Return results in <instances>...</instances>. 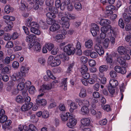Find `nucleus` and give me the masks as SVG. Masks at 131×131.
Segmentation results:
<instances>
[{
	"label": "nucleus",
	"instance_id": "obj_13",
	"mask_svg": "<svg viewBox=\"0 0 131 131\" xmlns=\"http://www.w3.org/2000/svg\"><path fill=\"white\" fill-rule=\"evenodd\" d=\"M91 27L92 30H91V32L93 36H96L97 35L96 31H98L99 30L98 26L96 24H93L91 25Z\"/></svg>",
	"mask_w": 131,
	"mask_h": 131
},
{
	"label": "nucleus",
	"instance_id": "obj_63",
	"mask_svg": "<svg viewBox=\"0 0 131 131\" xmlns=\"http://www.w3.org/2000/svg\"><path fill=\"white\" fill-rule=\"evenodd\" d=\"M59 50V49L57 47H55L51 51V53L53 55L56 54Z\"/></svg>",
	"mask_w": 131,
	"mask_h": 131
},
{
	"label": "nucleus",
	"instance_id": "obj_54",
	"mask_svg": "<svg viewBox=\"0 0 131 131\" xmlns=\"http://www.w3.org/2000/svg\"><path fill=\"white\" fill-rule=\"evenodd\" d=\"M59 110L62 111H65L66 110V108L64 104H61L59 106Z\"/></svg>",
	"mask_w": 131,
	"mask_h": 131
},
{
	"label": "nucleus",
	"instance_id": "obj_41",
	"mask_svg": "<svg viewBox=\"0 0 131 131\" xmlns=\"http://www.w3.org/2000/svg\"><path fill=\"white\" fill-rule=\"evenodd\" d=\"M62 24V27L63 28V30H65L66 29L68 28L70 26V24L68 21L63 22Z\"/></svg>",
	"mask_w": 131,
	"mask_h": 131
},
{
	"label": "nucleus",
	"instance_id": "obj_62",
	"mask_svg": "<svg viewBox=\"0 0 131 131\" xmlns=\"http://www.w3.org/2000/svg\"><path fill=\"white\" fill-rule=\"evenodd\" d=\"M83 77L85 79H90L89 78L90 77V74L89 73L86 72L82 74Z\"/></svg>",
	"mask_w": 131,
	"mask_h": 131
},
{
	"label": "nucleus",
	"instance_id": "obj_1",
	"mask_svg": "<svg viewBox=\"0 0 131 131\" xmlns=\"http://www.w3.org/2000/svg\"><path fill=\"white\" fill-rule=\"evenodd\" d=\"M32 20V18L31 17L28 18L26 21L25 24L26 26L31 27L30 30L32 32L37 35H40L41 32L39 29V25L36 22H31Z\"/></svg>",
	"mask_w": 131,
	"mask_h": 131
},
{
	"label": "nucleus",
	"instance_id": "obj_39",
	"mask_svg": "<svg viewBox=\"0 0 131 131\" xmlns=\"http://www.w3.org/2000/svg\"><path fill=\"white\" fill-rule=\"evenodd\" d=\"M59 57L60 58L62 59L63 61L68 60L69 59L68 56L66 55L65 53H63L59 55Z\"/></svg>",
	"mask_w": 131,
	"mask_h": 131
},
{
	"label": "nucleus",
	"instance_id": "obj_5",
	"mask_svg": "<svg viewBox=\"0 0 131 131\" xmlns=\"http://www.w3.org/2000/svg\"><path fill=\"white\" fill-rule=\"evenodd\" d=\"M28 47L30 49L32 48L35 51L39 52L41 50V47L40 43L37 41H34L28 44Z\"/></svg>",
	"mask_w": 131,
	"mask_h": 131
},
{
	"label": "nucleus",
	"instance_id": "obj_25",
	"mask_svg": "<svg viewBox=\"0 0 131 131\" xmlns=\"http://www.w3.org/2000/svg\"><path fill=\"white\" fill-rule=\"evenodd\" d=\"M14 10V8L11 7L9 5H7L5 6L4 11L7 14H8L10 12H13Z\"/></svg>",
	"mask_w": 131,
	"mask_h": 131
},
{
	"label": "nucleus",
	"instance_id": "obj_58",
	"mask_svg": "<svg viewBox=\"0 0 131 131\" xmlns=\"http://www.w3.org/2000/svg\"><path fill=\"white\" fill-rule=\"evenodd\" d=\"M55 6L57 8H59L62 5H61V3L60 0H56Z\"/></svg>",
	"mask_w": 131,
	"mask_h": 131
},
{
	"label": "nucleus",
	"instance_id": "obj_4",
	"mask_svg": "<svg viewBox=\"0 0 131 131\" xmlns=\"http://www.w3.org/2000/svg\"><path fill=\"white\" fill-rule=\"evenodd\" d=\"M101 30L102 32L107 34V37H108L114 36L115 34V32L110 25L103 27L101 28Z\"/></svg>",
	"mask_w": 131,
	"mask_h": 131
},
{
	"label": "nucleus",
	"instance_id": "obj_15",
	"mask_svg": "<svg viewBox=\"0 0 131 131\" xmlns=\"http://www.w3.org/2000/svg\"><path fill=\"white\" fill-rule=\"evenodd\" d=\"M67 103H68L70 104V108L69 109V111L71 113H72L74 110L77 108V105L75 102L71 100H68L67 101Z\"/></svg>",
	"mask_w": 131,
	"mask_h": 131
},
{
	"label": "nucleus",
	"instance_id": "obj_26",
	"mask_svg": "<svg viewBox=\"0 0 131 131\" xmlns=\"http://www.w3.org/2000/svg\"><path fill=\"white\" fill-rule=\"evenodd\" d=\"M65 16L68 18V19H74L76 18L75 15L73 14H71L68 12H66L65 13Z\"/></svg>",
	"mask_w": 131,
	"mask_h": 131
},
{
	"label": "nucleus",
	"instance_id": "obj_55",
	"mask_svg": "<svg viewBox=\"0 0 131 131\" xmlns=\"http://www.w3.org/2000/svg\"><path fill=\"white\" fill-rule=\"evenodd\" d=\"M106 10L110 11V12H112L111 10L115 9V7L113 5H110L107 6L106 7Z\"/></svg>",
	"mask_w": 131,
	"mask_h": 131
},
{
	"label": "nucleus",
	"instance_id": "obj_61",
	"mask_svg": "<svg viewBox=\"0 0 131 131\" xmlns=\"http://www.w3.org/2000/svg\"><path fill=\"white\" fill-rule=\"evenodd\" d=\"M30 35L31 42H32L34 41H36V40H37L36 36L33 34H30Z\"/></svg>",
	"mask_w": 131,
	"mask_h": 131
},
{
	"label": "nucleus",
	"instance_id": "obj_20",
	"mask_svg": "<svg viewBox=\"0 0 131 131\" xmlns=\"http://www.w3.org/2000/svg\"><path fill=\"white\" fill-rule=\"evenodd\" d=\"M52 89L50 83L47 84H43L40 86V88L39 90L40 92H43V90H50Z\"/></svg>",
	"mask_w": 131,
	"mask_h": 131
},
{
	"label": "nucleus",
	"instance_id": "obj_50",
	"mask_svg": "<svg viewBox=\"0 0 131 131\" xmlns=\"http://www.w3.org/2000/svg\"><path fill=\"white\" fill-rule=\"evenodd\" d=\"M102 108L105 111L108 112L111 111V108L110 105H102Z\"/></svg>",
	"mask_w": 131,
	"mask_h": 131
},
{
	"label": "nucleus",
	"instance_id": "obj_17",
	"mask_svg": "<svg viewBox=\"0 0 131 131\" xmlns=\"http://www.w3.org/2000/svg\"><path fill=\"white\" fill-rule=\"evenodd\" d=\"M114 70L117 72L120 73L122 74H124L126 72V68L121 67L118 66H116L114 68Z\"/></svg>",
	"mask_w": 131,
	"mask_h": 131
},
{
	"label": "nucleus",
	"instance_id": "obj_45",
	"mask_svg": "<svg viewBox=\"0 0 131 131\" xmlns=\"http://www.w3.org/2000/svg\"><path fill=\"white\" fill-rule=\"evenodd\" d=\"M14 46L13 42L11 41L8 42L5 45V47L6 48H12Z\"/></svg>",
	"mask_w": 131,
	"mask_h": 131
},
{
	"label": "nucleus",
	"instance_id": "obj_47",
	"mask_svg": "<svg viewBox=\"0 0 131 131\" xmlns=\"http://www.w3.org/2000/svg\"><path fill=\"white\" fill-rule=\"evenodd\" d=\"M29 131H37V129L35 126L32 124L29 125Z\"/></svg>",
	"mask_w": 131,
	"mask_h": 131
},
{
	"label": "nucleus",
	"instance_id": "obj_32",
	"mask_svg": "<svg viewBox=\"0 0 131 131\" xmlns=\"http://www.w3.org/2000/svg\"><path fill=\"white\" fill-rule=\"evenodd\" d=\"M117 62L121 65H123L125 63V60L121 57H118L117 58Z\"/></svg>",
	"mask_w": 131,
	"mask_h": 131
},
{
	"label": "nucleus",
	"instance_id": "obj_46",
	"mask_svg": "<svg viewBox=\"0 0 131 131\" xmlns=\"http://www.w3.org/2000/svg\"><path fill=\"white\" fill-rule=\"evenodd\" d=\"M59 82V80H56L53 81L51 83H50V84L52 89L55 88V86L57 85V84Z\"/></svg>",
	"mask_w": 131,
	"mask_h": 131
},
{
	"label": "nucleus",
	"instance_id": "obj_35",
	"mask_svg": "<svg viewBox=\"0 0 131 131\" xmlns=\"http://www.w3.org/2000/svg\"><path fill=\"white\" fill-rule=\"evenodd\" d=\"M106 60L107 63L111 64L113 61L112 56L111 55H107L106 57Z\"/></svg>",
	"mask_w": 131,
	"mask_h": 131
},
{
	"label": "nucleus",
	"instance_id": "obj_34",
	"mask_svg": "<svg viewBox=\"0 0 131 131\" xmlns=\"http://www.w3.org/2000/svg\"><path fill=\"white\" fill-rule=\"evenodd\" d=\"M47 74L48 78L54 80L56 79V78L54 76L52 72L49 70H47L46 71Z\"/></svg>",
	"mask_w": 131,
	"mask_h": 131
},
{
	"label": "nucleus",
	"instance_id": "obj_10",
	"mask_svg": "<svg viewBox=\"0 0 131 131\" xmlns=\"http://www.w3.org/2000/svg\"><path fill=\"white\" fill-rule=\"evenodd\" d=\"M72 116L70 117L67 124V126L70 128H73L76 125L77 123L76 119L72 114Z\"/></svg>",
	"mask_w": 131,
	"mask_h": 131
},
{
	"label": "nucleus",
	"instance_id": "obj_44",
	"mask_svg": "<svg viewBox=\"0 0 131 131\" xmlns=\"http://www.w3.org/2000/svg\"><path fill=\"white\" fill-rule=\"evenodd\" d=\"M16 101L18 103H22L23 102L24 99L21 96L19 95L16 97Z\"/></svg>",
	"mask_w": 131,
	"mask_h": 131
},
{
	"label": "nucleus",
	"instance_id": "obj_57",
	"mask_svg": "<svg viewBox=\"0 0 131 131\" xmlns=\"http://www.w3.org/2000/svg\"><path fill=\"white\" fill-rule=\"evenodd\" d=\"M89 79H84L82 80V82L83 84L85 86H87L90 84Z\"/></svg>",
	"mask_w": 131,
	"mask_h": 131
},
{
	"label": "nucleus",
	"instance_id": "obj_9",
	"mask_svg": "<svg viewBox=\"0 0 131 131\" xmlns=\"http://www.w3.org/2000/svg\"><path fill=\"white\" fill-rule=\"evenodd\" d=\"M15 81H16L18 82H19L17 85V89L19 90H23L24 88L25 84L24 82L25 79L22 78H16V80Z\"/></svg>",
	"mask_w": 131,
	"mask_h": 131
},
{
	"label": "nucleus",
	"instance_id": "obj_8",
	"mask_svg": "<svg viewBox=\"0 0 131 131\" xmlns=\"http://www.w3.org/2000/svg\"><path fill=\"white\" fill-rule=\"evenodd\" d=\"M61 34H58L53 37L54 40L58 42H60V41L64 39L66 37L67 34L66 30H63L61 31Z\"/></svg>",
	"mask_w": 131,
	"mask_h": 131
},
{
	"label": "nucleus",
	"instance_id": "obj_11",
	"mask_svg": "<svg viewBox=\"0 0 131 131\" xmlns=\"http://www.w3.org/2000/svg\"><path fill=\"white\" fill-rule=\"evenodd\" d=\"M86 105L83 106L81 108L80 113L83 115H88L89 112L90 104L89 101H86Z\"/></svg>",
	"mask_w": 131,
	"mask_h": 131
},
{
	"label": "nucleus",
	"instance_id": "obj_2",
	"mask_svg": "<svg viewBox=\"0 0 131 131\" xmlns=\"http://www.w3.org/2000/svg\"><path fill=\"white\" fill-rule=\"evenodd\" d=\"M29 68L26 66H22L20 68V72H14L12 76V78L14 81L16 80V78H22L26 76L28 72Z\"/></svg>",
	"mask_w": 131,
	"mask_h": 131
},
{
	"label": "nucleus",
	"instance_id": "obj_27",
	"mask_svg": "<svg viewBox=\"0 0 131 131\" xmlns=\"http://www.w3.org/2000/svg\"><path fill=\"white\" fill-rule=\"evenodd\" d=\"M110 86L115 87L118 85V81L114 79H111L110 81Z\"/></svg>",
	"mask_w": 131,
	"mask_h": 131
},
{
	"label": "nucleus",
	"instance_id": "obj_21",
	"mask_svg": "<svg viewBox=\"0 0 131 131\" xmlns=\"http://www.w3.org/2000/svg\"><path fill=\"white\" fill-rule=\"evenodd\" d=\"M53 23L51 24L52 25L50 28V30L52 31H55L60 29V26L58 24L54 23Z\"/></svg>",
	"mask_w": 131,
	"mask_h": 131
},
{
	"label": "nucleus",
	"instance_id": "obj_3",
	"mask_svg": "<svg viewBox=\"0 0 131 131\" xmlns=\"http://www.w3.org/2000/svg\"><path fill=\"white\" fill-rule=\"evenodd\" d=\"M61 63V60L56 58H54L52 56H50L47 60L48 64L52 67H55L59 66Z\"/></svg>",
	"mask_w": 131,
	"mask_h": 131
},
{
	"label": "nucleus",
	"instance_id": "obj_30",
	"mask_svg": "<svg viewBox=\"0 0 131 131\" xmlns=\"http://www.w3.org/2000/svg\"><path fill=\"white\" fill-rule=\"evenodd\" d=\"M70 0H64L62 3L63 5L61 7V9L62 10H63L66 6L70 4Z\"/></svg>",
	"mask_w": 131,
	"mask_h": 131
},
{
	"label": "nucleus",
	"instance_id": "obj_18",
	"mask_svg": "<svg viewBox=\"0 0 131 131\" xmlns=\"http://www.w3.org/2000/svg\"><path fill=\"white\" fill-rule=\"evenodd\" d=\"M35 101L36 104L40 106H45L47 104V100L44 99H36Z\"/></svg>",
	"mask_w": 131,
	"mask_h": 131
},
{
	"label": "nucleus",
	"instance_id": "obj_56",
	"mask_svg": "<svg viewBox=\"0 0 131 131\" xmlns=\"http://www.w3.org/2000/svg\"><path fill=\"white\" fill-rule=\"evenodd\" d=\"M12 67L14 69H17L19 66V63L17 61H14L12 63Z\"/></svg>",
	"mask_w": 131,
	"mask_h": 131
},
{
	"label": "nucleus",
	"instance_id": "obj_36",
	"mask_svg": "<svg viewBox=\"0 0 131 131\" xmlns=\"http://www.w3.org/2000/svg\"><path fill=\"white\" fill-rule=\"evenodd\" d=\"M108 69V66L106 65H103L100 67L99 71L100 72H103L107 71Z\"/></svg>",
	"mask_w": 131,
	"mask_h": 131
},
{
	"label": "nucleus",
	"instance_id": "obj_49",
	"mask_svg": "<svg viewBox=\"0 0 131 131\" xmlns=\"http://www.w3.org/2000/svg\"><path fill=\"white\" fill-rule=\"evenodd\" d=\"M118 25L120 27L122 28H124V22L123 19L122 18L119 19L118 21Z\"/></svg>",
	"mask_w": 131,
	"mask_h": 131
},
{
	"label": "nucleus",
	"instance_id": "obj_64",
	"mask_svg": "<svg viewBox=\"0 0 131 131\" xmlns=\"http://www.w3.org/2000/svg\"><path fill=\"white\" fill-rule=\"evenodd\" d=\"M81 61L83 63H86L88 61V58L86 57L82 56L80 59Z\"/></svg>",
	"mask_w": 131,
	"mask_h": 131
},
{
	"label": "nucleus",
	"instance_id": "obj_40",
	"mask_svg": "<svg viewBox=\"0 0 131 131\" xmlns=\"http://www.w3.org/2000/svg\"><path fill=\"white\" fill-rule=\"evenodd\" d=\"M103 42L104 47L105 48H107L110 42V40L108 38H106L104 40Z\"/></svg>",
	"mask_w": 131,
	"mask_h": 131
},
{
	"label": "nucleus",
	"instance_id": "obj_53",
	"mask_svg": "<svg viewBox=\"0 0 131 131\" xmlns=\"http://www.w3.org/2000/svg\"><path fill=\"white\" fill-rule=\"evenodd\" d=\"M113 87L109 86L108 87V90L111 94L112 95H113L115 92V90L114 88Z\"/></svg>",
	"mask_w": 131,
	"mask_h": 131
},
{
	"label": "nucleus",
	"instance_id": "obj_19",
	"mask_svg": "<svg viewBox=\"0 0 131 131\" xmlns=\"http://www.w3.org/2000/svg\"><path fill=\"white\" fill-rule=\"evenodd\" d=\"M94 48L95 50L99 55H102L104 53L103 48L99 44H96Z\"/></svg>",
	"mask_w": 131,
	"mask_h": 131
},
{
	"label": "nucleus",
	"instance_id": "obj_37",
	"mask_svg": "<svg viewBox=\"0 0 131 131\" xmlns=\"http://www.w3.org/2000/svg\"><path fill=\"white\" fill-rule=\"evenodd\" d=\"M45 47L49 51H51L54 47L53 44L51 43H46Z\"/></svg>",
	"mask_w": 131,
	"mask_h": 131
},
{
	"label": "nucleus",
	"instance_id": "obj_7",
	"mask_svg": "<svg viewBox=\"0 0 131 131\" xmlns=\"http://www.w3.org/2000/svg\"><path fill=\"white\" fill-rule=\"evenodd\" d=\"M75 49L73 45L68 44L64 47L63 50L68 55L73 54L75 52Z\"/></svg>",
	"mask_w": 131,
	"mask_h": 131
},
{
	"label": "nucleus",
	"instance_id": "obj_51",
	"mask_svg": "<svg viewBox=\"0 0 131 131\" xmlns=\"http://www.w3.org/2000/svg\"><path fill=\"white\" fill-rule=\"evenodd\" d=\"M7 119V117L6 115L1 116L0 117V123H3L5 122Z\"/></svg>",
	"mask_w": 131,
	"mask_h": 131
},
{
	"label": "nucleus",
	"instance_id": "obj_60",
	"mask_svg": "<svg viewBox=\"0 0 131 131\" xmlns=\"http://www.w3.org/2000/svg\"><path fill=\"white\" fill-rule=\"evenodd\" d=\"M49 9L51 12H53L54 14H57L58 13V9L54 7H52L51 8H50Z\"/></svg>",
	"mask_w": 131,
	"mask_h": 131
},
{
	"label": "nucleus",
	"instance_id": "obj_28",
	"mask_svg": "<svg viewBox=\"0 0 131 131\" xmlns=\"http://www.w3.org/2000/svg\"><path fill=\"white\" fill-rule=\"evenodd\" d=\"M87 95L86 90L83 88H82L79 94V96L82 98L85 97Z\"/></svg>",
	"mask_w": 131,
	"mask_h": 131
},
{
	"label": "nucleus",
	"instance_id": "obj_29",
	"mask_svg": "<svg viewBox=\"0 0 131 131\" xmlns=\"http://www.w3.org/2000/svg\"><path fill=\"white\" fill-rule=\"evenodd\" d=\"M21 5L20 7V9L22 10H26L28 7V5L26 3L24 0H22L21 1Z\"/></svg>",
	"mask_w": 131,
	"mask_h": 131
},
{
	"label": "nucleus",
	"instance_id": "obj_33",
	"mask_svg": "<svg viewBox=\"0 0 131 131\" xmlns=\"http://www.w3.org/2000/svg\"><path fill=\"white\" fill-rule=\"evenodd\" d=\"M75 9L77 11L81 10L82 8V6L81 4L79 2H76L74 4Z\"/></svg>",
	"mask_w": 131,
	"mask_h": 131
},
{
	"label": "nucleus",
	"instance_id": "obj_43",
	"mask_svg": "<svg viewBox=\"0 0 131 131\" xmlns=\"http://www.w3.org/2000/svg\"><path fill=\"white\" fill-rule=\"evenodd\" d=\"M29 91L30 94H34L36 92V90L35 86L33 85L30 86L29 89Z\"/></svg>",
	"mask_w": 131,
	"mask_h": 131
},
{
	"label": "nucleus",
	"instance_id": "obj_16",
	"mask_svg": "<svg viewBox=\"0 0 131 131\" xmlns=\"http://www.w3.org/2000/svg\"><path fill=\"white\" fill-rule=\"evenodd\" d=\"M46 16L47 17L50 19V21H47V23L49 25L53 23H55V20L54 19H52L55 18L56 16L55 14L53 13L48 12L46 14Z\"/></svg>",
	"mask_w": 131,
	"mask_h": 131
},
{
	"label": "nucleus",
	"instance_id": "obj_23",
	"mask_svg": "<svg viewBox=\"0 0 131 131\" xmlns=\"http://www.w3.org/2000/svg\"><path fill=\"white\" fill-rule=\"evenodd\" d=\"M7 24V26L4 28V30L5 31H9L12 29L14 25L13 23L12 22H9Z\"/></svg>",
	"mask_w": 131,
	"mask_h": 131
},
{
	"label": "nucleus",
	"instance_id": "obj_22",
	"mask_svg": "<svg viewBox=\"0 0 131 131\" xmlns=\"http://www.w3.org/2000/svg\"><path fill=\"white\" fill-rule=\"evenodd\" d=\"M117 51L118 52L122 55L125 54L127 53L126 49L123 46L119 47L117 49Z\"/></svg>",
	"mask_w": 131,
	"mask_h": 131
},
{
	"label": "nucleus",
	"instance_id": "obj_6",
	"mask_svg": "<svg viewBox=\"0 0 131 131\" xmlns=\"http://www.w3.org/2000/svg\"><path fill=\"white\" fill-rule=\"evenodd\" d=\"M81 124L80 126V128L83 130L86 131L85 130L89 128H86L85 127H88L90 125V119L88 118H82L81 120Z\"/></svg>",
	"mask_w": 131,
	"mask_h": 131
},
{
	"label": "nucleus",
	"instance_id": "obj_14",
	"mask_svg": "<svg viewBox=\"0 0 131 131\" xmlns=\"http://www.w3.org/2000/svg\"><path fill=\"white\" fill-rule=\"evenodd\" d=\"M33 104L32 102L25 103L21 106V110L23 111H26L29 110L32 106Z\"/></svg>",
	"mask_w": 131,
	"mask_h": 131
},
{
	"label": "nucleus",
	"instance_id": "obj_38",
	"mask_svg": "<svg viewBox=\"0 0 131 131\" xmlns=\"http://www.w3.org/2000/svg\"><path fill=\"white\" fill-rule=\"evenodd\" d=\"M88 70V68L85 65H83L82 66L80 70L82 74L86 72Z\"/></svg>",
	"mask_w": 131,
	"mask_h": 131
},
{
	"label": "nucleus",
	"instance_id": "obj_12",
	"mask_svg": "<svg viewBox=\"0 0 131 131\" xmlns=\"http://www.w3.org/2000/svg\"><path fill=\"white\" fill-rule=\"evenodd\" d=\"M72 114L69 112L66 113H62L60 114V117L61 120L64 122H66L67 121L69 118L72 116Z\"/></svg>",
	"mask_w": 131,
	"mask_h": 131
},
{
	"label": "nucleus",
	"instance_id": "obj_42",
	"mask_svg": "<svg viewBox=\"0 0 131 131\" xmlns=\"http://www.w3.org/2000/svg\"><path fill=\"white\" fill-rule=\"evenodd\" d=\"M49 116V112L46 110H44L42 113V117L43 118H47Z\"/></svg>",
	"mask_w": 131,
	"mask_h": 131
},
{
	"label": "nucleus",
	"instance_id": "obj_31",
	"mask_svg": "<svg viewBox=\"0 0 131 131\" xmlns=\"http://www.w3.org/2000/svg\"><path fill=\"white\" fill-rule=\"evenodd\" d=\"M123 15L125 23L127 24L130 22V20L129 14L128 15L126 13H124L123 14Z\"/></svg>",
	"mask_w": 131,
	"mask_h": 131
},
{
	"label": "nucleus",
	"instance_id": "obj_24",
	"mask_svg": "<svg viewBox=\"0 0 131 131\" xmlns=\"http://www.w3.org/2000/svg\"><path fill=\"white\" fill-rule=\"evenodd\" d=\"M111 23V21L109 20L102 19L101 20L100 24L101 26H105L108 25Z\"/></svg>",
	"mask_w": 131,
	"mask_h": 131
},
{
	"label": "nucleus",
	"instance_id": "obj_52",
	"mask_svg": "<svg viewBox=\"0 0 131 131\" xmlns=\"http://www.w3.org/2000/svg\"><path fill=\"white\" fill-rule=\"evenodd\" d=\"M12 37L9 34H6L4 37V39L6 41L10 40L12 38Z\"/></svg>",
	"mask_w": 131,
	"mask_h": 131
},
{
	"label": "nucleus",
	"instance_id": "obj_48",
	"mask_svg": "<svg viewBox=\"0 0 131 131\" xmlns=\"http://www.w3.org/2000/svg\"><path fill=\"white\" fill-rule=\"evenodd\" d=\"M46 4L49 6H52L54 4L53 0H47L46 1Z\"/></svg>",
	"mask_w": 131,
	"mask_h": 131
},
{
	"label": "nucleus",
	"instance_id": "obj_59",
	"mask_svg": "<svg viewBox=\"0 0 131 131\" xmlns=\"http://www.w3.org/2000/svg\"><path fill=\"white\" fill-rule=\"evenodd\" d=\"M110 75L111 77L113 78H115L117 76L116 73L114 71H111L110 72Z\"/></svg>",
	"mask_w": 131,
	"mask_h": 131
}]
</instances>
